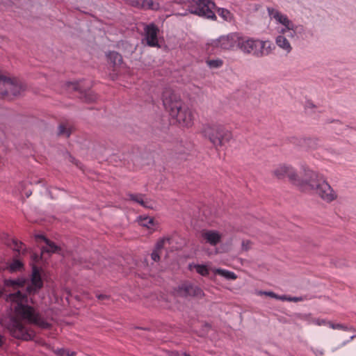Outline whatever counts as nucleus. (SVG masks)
I'll return each instance as SVG.
<instances>
[{"label":"nucleus","instance_id":"2f4dec72","mask_svg":"<svg viewBox=\"0 0 356 356\" xmlns=\"http://www.w3.org/2000/svg\"><path fill=\"white\" fill-rule=\"evenodd\" d=\"M207 65L211 69H216L220 67L223 62L221 59H213V60H207Z\"/></svg>","mask_w":356,"mask_h":356},{"label":"nucleus","instance_id":"39448f33","mask_svg":"<svg viewBox=\"0 0 356 356\" xmlns=\"http://www.w3.org/2000/svg\"><path fill=\"white\" fill-rule=\"evenodd\" d=\"M215 7V3L211 0H193L187 10L191 14L216 20V16L213 10Z\"/></svg>","mask_w":356,"mask_h":356},{"label":"nucleus","instance_id":"13d9d810","mask_svg":"<svg viewBox=\"0 0 356 356\" xmlns=\"http://www.w3.org/2000/svg\"><path fill=\"white\" fill-rule=\"evenodd\" d=\"M180 356H191L190 355L187 354L186 353H182Z\"/></svg>","mask_w":356,"mask_h":356},{"label":"nucleus","instance_id":"9b49d317","mask_svg":"<svg viewBox=\"0 0 356 356\" xmlns=\"http://www.w3.org/2000/svg\"><path fill=\"white\" fill-rule=\"evenodd\" d=\"M2 81L6 85V89L2 92L4 95H8L10 93L13 96H17L26 89V85L17 78H10L6 76Z\"/></svg>","mask_w":356,"mask_h":356},{"label":"nucleus","instance_id":"f704fd0d","mask_svg":"<svg viewBox=\"0 0 356 356\" xmlns=\"http://www.w3.org/2000/svg\"><path fill=\"white\" fill-rule=\"evenodd\" d=\"M348 128H350V127L348 125H346L343 124V127H339V125H335V124H333V126L332 127V129L338 135L341 134L344 130H346Z\"/></svg>","mask_w":356,"mask_h":356},{"label":"nucleus","instance_id":"4d7b16f0","mask_svg":"<svg viewBox=\"0 0 356 356\" xmlns=\"http://www.w3.org/2000/svg\"><path fill=\"white\" fill-rule=\"evenodd\" d=\"M5 78H6L5 75L0 74V81H3V79H5Z\"/></svg>","mask_w":356,"mask_h":356},{"label":"nucleus","instance_id":"b1692460","mask_svg":"<svg viewBox=\"0 0 356 356\" xmlns=\"http://www.w3.org/2000/svg\"><path fill=\"white\" fill-rule=\"evenodd\" d=\"M141 8L145 10H159L160 9V4L158 2H154L153 0H143Z\"/></svg>","mask_w":356,"mask_h":356},{"label":"nucleus","instance_id":"864d4df0","mask_svg":"<svg viewBox=\"0 0 356 356\" xmlns=\"http://www.w3.org/2000/svg\"><path fill=\"white\" fill-rule=\"evenodd\" d=\"M348 329H350V327H348V326H346V325H345L343 324V327L341 328V330H343L344 331H348Z\"/></svg>","mask_w":356,"mask_h":356},{"label":"nucleus","instance_id":"e433bc0d","mask_svg":"<svg viewBox=\"0 0 356 356\" xmlns=\"http://www.w3.org/2000/svg\"><path fill=\"white\" fill-rule=\"evenodd\" d=\"M325 123L326 124H333L335 125H339V127H343V122L341 120H337V119H331V118L327 119L325 120Z\"/></svg>","mask_w":356,"mask_h":356},{"label":"nucleus","instance_id":"7ed1b4c3","mask_svg":"<svg viewBox=\"0 0 356 356\" xmlns=\"http://www.w3.org/2000/svg\"><path fill=\"white\" fill-rule=\"evenodd\" d=\"M163 104L169 115L177 120L179 123L188 126L191 122V114L189 111L182 107V102L174 92L165 90L162 95Z\"/></svg>","mask_w":356,"mask_h":356},{"label":"nucleus","instance_id":"6ab92c4d","mask_svg":"<svg viewBox=\"0 0 356 356\" xmlns=\"http://www.w3.org/2000/svg\"><path fill=\"white\" fill-rule=\"evenodd\" d=\"M106 56L108 60L112 63L113 66H119L122 63V56L117 51H110Z\"/></svg>","mask_w":356,"mask_h":356},{"label":"nucleus","instance_id":"f03ea898","mask_svg":"<svg viewBox=\"0 0 356 356\" xmlns=\"http://www.w3.org/2000/svg\"><path fill=\"white\" fill-rule=\"evenodd\" d=\"M302 176L301 177L297 176L294 185L302 191H309L317 195L327 203L337 199V193L323 175L305 166L302 167Z\"/></svg>","mask_w":356,"mask_h":356},{"label":"nucleus","instance_id":"20e7f679","mask_svg":"<svg viewBox=\"0 0 356 356\" xmlns=\"http://www.w3.org/2000/svg\"><path fill=\"white\" fill-rule=\"evenodd\" d=\"M204 136L218 149L225 145L232 138V134L221 124H207L202 129Z\"/></svg>","mask_w":356,"mask_h":356},{"label":"nucleus","instance_id":"09e8293b","mask_svg":"<svg viewBox=\"0 0 356 356\" xmlns=\"http://www.w3.org/2000/svg\"><path fill=\"white\" fill-rule=\"evenodd\" d=\"M249 245H250V241H243L242 242V246H243V249L245 250H248Z\"/></svg>","mask_w":356,"mask_h":356},{"label":"nucleus","instance_id":"58836bf2","mask_svg":"<svg viewBox=\"0 0 356 356\" xmlns=\"http://www.w3.org/2000/svg\"><path fill=\"white\" fill-rule=\"evenodd\" d=\"M329 326L334 330H341L343 327V324L341 323H333L331 321L327 322Z\"/></svg>","mask_w":356,"mask_h":356},{"label":"nucleus","instance_id":"423d86ee","mask_svg":"<svg viewBox=\"0 0 356 356\" xmlns=\"http://www.w3.org/2000/svg\"><path fill=\"white\" fill-rule=\"evenodd\" d=\"M266 42L252 38L245 39L239 35L238 47L245 54H252L256 57L264 55Z\"/></svg>","mask_w":356,"mask_h":356},{"label":"nucleus","instance_id":"7c9ffc66","mask_svg":"<svg viewBox=\"0 0 356 356\" xmlns=\"http://www.w3.org/2000/svg\"><path fill=\"white\" fill-rule=\"evenodd\" d=\"M52 351L58 356H74L75 355L74 352H70L65 348L52 349Z\"/></svg>","mask_w":356,"mask_h":356},{"label":"nucleus","instance_id":"aec40b11","mask_svg":"<svg viewBox=\"0 0 356 356\" xmlns=\"http://www.w3.org/2000/svg\"><path fill=\"white\" fill-rule=\"evenodd\" d=\"M276 44L277 45L282 48V49L285 50L287 53H289L292 47L288 40L287 38H286V35H280L276 38Z\"/></svg>","mask_w":356,"mask_h":356},{"label":"nucleus","instance_id":"c9c22d12","mask_svg":"<svg viewBox=\"0 0 356 356\" xmlns=\"http://www.w3.org/2000/svg\"><path fill=\"white\" fill-rule=\"evenodd\" d=\"M258 294L259 295H265V296H269L270 298H275L276 299L277 297V294H276L275 293H274L273 291H259L258 292Z\"/></svg>","mask_w":356,"mask_h":356},{"label":"nucleus","instance_id":"412c9836","mask_svg":"<svg viewBox=\"0 0 356 356\" xmlns=\"http://www.w3.org/2000/svg\"><path fill=\"white\" fill-rule=\"evenodd\" d=\"M273 18L284 25V28L292 26V24H293V23L287 17L286 15H283L280 12H276L273 16Z\"/></svg>","mask_w":356,"mask_h":356},{"label":"nucleus","instance_id":"49530a36","mask_svg":"<svg viewBox=\"0 0 356 356\" xmlns=\"http://www.w3.org/2000/svg\"><path fill=\"white\" fill-rule=\"evenodd\" d=\"M277 297L276 299L277 300H282V301H289V296H286V295H282V296H280V295H277Z\"/></svg>","mask_w":356,"mask_h":356},{"label":"nucleus","instance_id":"a878e982","mask_svg":"<svg viewBox=\"0 0 356 356\" xmlns=\"http://www.w3.org/2000/svg\"><path fill=\"white\" fill-rule=\"evenodd\" d=\"M297 29L298 26L293 24L292 26L282 29L280 33L282 35H286V38H293L296 35V29Z\"/></svg>","mask_w":356,"mask_h":356},{"label":"nucleus","instance_id":"ddd939ff","mask_svg":"<svg viewBox=\"0 0 356 356\" xmlns=\"http://www.w3.org/2000/svg\"><path fill=\"white\" fill-rule=\"evenodd\" d=\"M273 175L279 179H284L287 177L289 181L295 184L298 174L291 165H280L273 170Z\"/></svg>","mask_w":356,"mask_h":356},{"label":"nucleus","instance_id":"5701e85b","mask_svg":"<svg viewBox=\"0 0 356 356\" xmlns=\"http://www.w3.org/2000/svg\"><path fill=\"white\" fill-rule=\"evenodd\" d=\"M215 273L225 277V279H227L228 280H236L237 277V276L236 275V274L234 272H232V271H229L227 270H225V269H222V268L216 269Z\"/></svg>","mask_w":356,"mask_h":356},{"label":"nucleus","instance_id":"ea45409f","mask_svg":"<svg viewBox=\"0 0 356 356\" xmlns=\"http://www.w3.org/2000/svg\"><path fill=\"white\" fill-rule=\"evenodd\" d=\"M96 297L99 300H106L110 298V296L106 294L97 293Z\"/></svg>","mask_w":356,"mask_h":356},{"label":"nucleus","instance_id":"dca6fc26","mask_svg":"<svg viewBox=\"0 0 356 356\" xmlns=\"http://www.w3.org/2000/svg\"><path fill=\"white\" fill-rule=\"evenodd\" d=\"M1 239L7 246L13 248V250L18 253L21 252L22 246L24 245L22 242L19 241L17 239L10 238L9 236L5 233L2 234Z\"/></svg>","mask_w":356,"mask_h":356},{"label":"nucleus","instance_id":"a19ab883","mask_svg":"<svg viewBox=\"0 0 356 356\" xmlns=\"http://www.w3.org/2000/svg\"><path fill=\"white\" fill-rule=\"evenodd\" d=\"M131 4L133 6L141 8L142 4H143V0H132Z\"/></svg>","mask_w":356,"mask_h":356},{"label":"nucleus","instance_id":"bf43d9fd","mask_svg":"<svg viewBox=\"0 0 356 356\" xmlns=\"http://www.w3.org/2000/svg\"><path fill=\"white\" fill-rule=\"evenodd\" d=\"M4 269V266L0 263V271Z\"/></svg>","mask_w":356,"mask_h":356},{"label":"nucleus","instance_id":"f3484780","mask_svg":"<svg viewBox=\"0 0 356 356\" xmlns=\"http://www.w3.org/2000/svg\"><path fill=\"white\" fill-rule=\"evenodd\" d=\"M118 47L125 56H129L136 50V46L127 40H122L118 43Z\"/></svg>","mask_w":356,"mask_h":356},{"label":"nucleus","instance_id":"1a4fd4ad","mask_svg":"<svg viewBox=\"0 0 356 356\" xmlns=\"http://www.w3.org/2000/svg\"><path fill=\"white\" fill-rule=\"evenodd\" d=\"M8 328L10 330V334L17 339L31 341L33 339L34 335L15 317L10 318Z\"/></svg>","mask_w":356,"mask_h":356},{"label":"nucleus","instance_id":"f257e3e1","mask_svg":"<svg viewBox=\"0 0 356 356\" xmlns=\"http://www.w3.org/2000/svg\"><path fill=\"white\" fill-rule=\"evenodd\" d=\"M43 287V281L40 275V268L35 265L32 266L31 284L26 287V292L19 290L9 295L12 301L16 302L15 313L22 319L31 324L37 325L42 329L51 327V323L41 317L39 313L35 312L34 308L27 305L29 295L36 294Z\"/></svg>","mask_w":356,"mask_h":356},{"label":"nucleus","instance_id":"6e6d98bb","mask_svg":"<svg viewBox=\"0 0 356 356\" xmlns=\"http://www.w3.org/2000/svg\"><path fill=\"white\" fill-rule=\"evenodd\" d=\"M355 337H356V334H354V335L351 336V337L349 338V340L348 341H348H351V340H353V339L354 338H355Z\"/></svg>","mask_w":356,"mask_h":356},{"label":"nucleus","instance_id":"393cba45","mask_svg":"<svg viewBox=\"0 0 356 356\" xmlns=\"http://www.w3.org/2000/svg\"><path fill=\"white\" fill-rule=\"evenodd\" d=\"M26 279L21 277L17 279H10L6 280V284L10 286L23 287L26 283Z\"/></svg>","mask_w":356,"mask_h":356},{"label":"nucleus","instance_id":"473e14b6","mask_svg":"<svg viewBox=\"0 0 356 356\" xmlns=\"http://www.w3.org/2000/svg\"><path fill=\"white\" fill-rule=\"evenodd\" d=\"M218 14L224 20L230 21L231 20V13L225 8H218Z\"/></svg>","mask_w":356,"mask_h":356},{"label":"nucleus","instance_id":"bb28decb","mask_svg":"<svg viewBox=\"0 0 356 356\" xmlns=\"http://www.w3.org/2000/svg\"><path fill=\"white\" fill-rule=\"evenodd\" d=\"M72 134V130L70 128H67L65 124H60L58 127V133L57 135L58 136H65L66 138H69Z\"/></svg>","mask_w":356,"mask_h":356},{"label":"nucleus","instance_id":"cd10ccee","mask_svg":"<svg viewBox=\"0 0 356 356\" xmlns=\"http://www.w3.org/2000/svg\"><path fill=\"white\" fill-rule=\"evenodd\" d=\"M138 222L141 226L149 228L150 225H154V218L149 216H140L138 217Z\"/></svg>","mask_w":356,"mask_h":356},{"label":"nucleus","instance_id":"3c124183","mask_svg":"<svg viewBox=\"0 0 356 356\" xmlns=\"http://www.w3.org/2000/svg\"><path fill=\"white\" fill-rule=\"evenodd\" d=\"M316 324L318 325H325L326 324V321L325 320H319V319H318L316 321Z\"/></svg>","mask_w":356,"mask_h":356},{"label":"nucleus","instance_id":"79ce46f5","mask_svg":"<svg viewBox=\"0 0 356 356\" xmlns=\"http://www.w3.org/2000/svg\"><path fill=\"white\" fill-rule=\"evenodd\" d=\"M304 300V298L302 297H291V296H289V302H300V301H302Z\"/></svg>","mask_w":356,"mask_h":356},{"label":"nucleus","instance_id":"c03bdc74","mask_svg":"<svg viewBox=\"0 0 356 356\" xmlns=\"http://www.w3.org/2000/svg\"><path fill=\"white\" fill-rule=\"evenodd\" d=\"M211 326L209 323H205L203 325H202V330L205 332V333H208V332L210 330Z\"/></svg>","mask_w":356,"mask_h":356},{"label":"nucleus","instance_id":"4be33fe9","mask_svg":"<svg viewBox=\"0 0 356 356\" xmlns=\"http://www.w3.org/2000/svg\"><path fill=\"white\" fill-rule=\"evenodd\" d=\"M188 267L190 270H192L193 268L195 269L196 272L202 276L206 277L209 274V270L204 264H191Z\"/></svg>","mask_w":356,"mask_h":356},{"label":"nucleus","instance_id":"4c0bfd02","mask_svg":"<svg viewBox=\"0 0 356 356\" xmlns=\"http://www.w3.org/2000/svg\"><path fill=\"white\" fill-rule=\"evenodd\" d=\"M151 258L153 261L157 262L160 260V254L159 252L156 250H153L151 254Z\"/></svg>","mask_w":356,"mask_h":356},{"label":"nucleus","instance_id":"c85d7f7f","mask_svg":"<svg viewBox=\"0 0 356 356\" xmlns=\"http://www.w3.org/2000/svg\"><path fill=\"white\" fill-rule=\"evenodd\" d=\"M23 263L19 259H15L8 266V269L11 273L17 272L22 269Z\"/></svg>","mask_w":356,"mask_h":356},{"label":"nucleus","instance_id":"5fc2aeb1","mask_svg":"<svg viewBox=\"0 0 356 356\" xmlns=\"http://www.w3.org/2000/svg\"><path fill=\"white\" fill-rule=\"evenodd\" d=\"M348 331H352L353 332H356V330L353 327H350V329H348Z\"/></svg>","mask_w":356,"mask_h":356},{"label":"nucleus","instance_id":"a211bd4d","mask_svg":"<svg viewBox=\"0 0 356 356\" xmlns=\"http://www.w3.org/2000/svg\"><path fill=\"white\" fill-rule=\"evenodd\" d=\"M47 245V248L42 247L41 248V255L40 258L41 259L42 254L44 252L52 254V253H58L61 254L62 249L60 247L58 246L54 242L51 241L49 239H47V243H45Z\"/></svg>","mask_w":356,"mask_h":356},{"label":"nucleus","instance_id":"8fccbe9b","mask_svg":"<svg viewBox=\"0 0 356 356\" xmlns=\"http://www.w3.org/2000/svg\"><path fill=\"white\" fill-rule=\"evenodd\" d=\"M305 106L307 108H312L316 107V106L314 104V103L310 100H309L306 102Z\"/></svg>","mask_w":356,"mask_h":356},{"label":"nucleus","instance_id":"37998d69","mask_svg":"<svg viewBox=\"0 0 356 356\" xmlns=\"http://www.w3.org/2000/svg\"><path fill=\"white\" fill-rule=\"evenodd\" d=\"M267 11H268V13L269 15V16L273 17V16L275 15V13L276 12H279L278 10L274 9L273 8H271V7H268L267 8Z\"/></svg>","mask_w":356,"mask_h":356},{"label":"nucleus","instance_id":"052dcab7","mask_svg":"<svg viewBox=\"0 0 356 356\" xmlns=\"http://www.w3.org/2000/svg\"><path fill=\"white\" fill-rule=\"evenodd\" d=\"M39 258L38 254H34V259H38Z\"/></svg>","mask_w":356,"mask_h":356},{"label":"nucleus","instance_id":"2eb2a0df","mask_svg":"<svg viewBox=\"0 0 356 356\" xmlns=\"http://www.w3.org/2000/svg\"><path fill=\"white\" fill-rule=\"evenodd\" d=\"M291 143L301 147L315 148L318 145V139L311 138H297L293 137L291 138Z\"/></svg>","mask_w":356,"mask_h":356},{"label":"nucleus","instance_id":"72a5a7b5","mask_svg":"<svg viewBox=\"0 0 356 356\" xmlns=\"http://www.w3.org/2000/svg\"><path fill=\"white\" fill-rule=\"evenodd\" d=\"M170 240H171V238L170 237H166V238H163L159 239L156 243L154 250H156L159 252V250H161V249L163 248L165 243L167 241L170 243Z\"/></svg>","mask_w":356,"mask_h":356},{"label":"nucleus","instance_id":"a18cd8bd","mask_svg":"<svg viewBox=\"0 0 356 356\" xmlns=\"http://www.w3.org/2000/svg\"><path fill=\"white\" fill-rule=\"evenodd\" d=\"M35 238L36 240L40 239L42 240L44 243H47V239H48L43 234H36L35 236Z\"/></svg>","mask_w":356,"mask_h":356},{"label":"nucleus","instance_id":"9d476101","mask_svg":"<svg viewBox=\"0 0 356 356\" xmlns=\"http://www.w3.org/2000/svg\"><path fill=\"white\" fill-rule=\"evenodd\" d=\"M239 34L231 33L226 35H222L218 39L211 40L209 44L214 48H220L225 50L233 49L238 47Z\"/></svg>","mask_w":356,"mask_h":356},{"label":"nucleus","instance_id":"f8f14e48","mask_svg":"<svg viewBox=\"0 0 356 356\" xmlns=\"http://www.w3.org/2000/svg\"><path fill=\"white\" fill-rule=\"evenodd\" d=\"M144 31L145 40H146V44L149 47H161L158 41V33L159 29L155 24L151 23L149 24L146 25V26L144 29Z\"/></svg>","mask_w":356,"mask_h":356},{"label":"nucleus","instance_id":"4468645a","mask_svg":"<svg viewBox=\"0 0 356 356\" xmlns=\"http://www.w3.org/2000/svg\"><path fill=\"white\" fill-rule=\"evenodd\" d=\"M202 236L211 245H216L221 240V235L215 230H203Z\"/></svg>","mask_w":356,"mask_h":356},{"label":"nucleus","instance_id":"de8ad7c7","mask_svg":"<svg viewBox=\"0 0 356 356\" xmlns=\"http://www.w3.org/2000/svg\"><path fill=\"white\" fill-rule=\"evenodd\" d=\"M145 204L143 205L145 208H153V203L151 201L144 200Z\"/></svg>","mask_w":356,"mask_h":356},{"label":"nucleus","instance_id":"603ef678","mask_svg":"<svg viewBox=\"0 0 356 356\" xmlns=\"http://www.w3.org/2000/svg\"><path fill=\"white\" fill-rule=\"evenodd\" d=\"M32 194V191H26L25 192V195L26 197H29Z\"/></svg>","mask_w":356,"mask_h":356},{"label":"nucleus","instance_id":"0eeeda50","mask_svg":"<svg viewBox=\"0 0 356 356\" xmlns=\"http://www.w3.org/2000/svg\"><path fill=\"white\" fill-rule=\"evenodd\" d=\"M66 86L69 89L78 91L79 92V98L84 102L92 103L97 99L96 94L90 89V83L85 86L83 81L79 80L69 81L66 83Z\"/></svg>","mask_w":356,"mask_h":356},{"label":"nucleus","instance_id":"c756f323","mask_svg":"<svg viewBox=\"0 0 356 356\" xmlns=\"http://www.w3.org/2000/svg\"><path fill=\"white\" fill-rule=\"evenodd\" d=\"M127 195L129 196L130 200L137 202V203L140 204L141 206L145 204L144 200H143L144 195H143L141 193H137V194L129 193Z\"/></svg>","mask_w":356,"mask_h":356},{"label":"nucleus","instance_id":"6e6552de","mask_svg":"<svg viewBox=\"0 0 356 356\" xmlns=\"http://www.w3.org/2000/svg\"><path fill=\"white\" fill-rule=\"evenodd\" d=\"M178 296L181 298L192 297L197 299H202L205 294L203 290L197 285L190 281L181 282L176 289Z\"/></svg>","mask_w":356,"mask_h":356}]
</instances>
